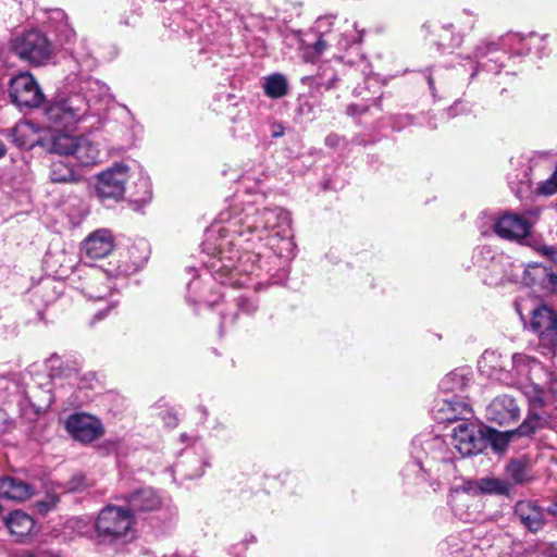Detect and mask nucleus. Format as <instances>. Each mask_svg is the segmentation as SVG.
<instances>
[{
  "instance_id": "nucleus-1",
  "label": "nucleus",
  "mask_w": 557,
  "mask_h": 557,
  "mask_svg": "<svg viewBox=\"0 0 557 557\" xmlns=\"http://www.w3.org/2000/svg\"><path fill=\"white\" fill-rule=\"evenodd\" d=\"M88 99L74 94L51 103L46 109V116L57 127H75L84 121L90 110V101L96 96L100 99L109 96V88L98 81L88 82Z\"/></svg>"
},
{
  "instance_id": "nucleus-2",
  "label": "nucleus",
  "mask_w": 557,
  "mask_h": 557,
  "mask_svg": "<svg viewBox=\"0 0 557 557\" xmlns=\"http://www.w3.org/2000/svg\"><path fill=\"white\" fill-rule=\"evenodd\" d=\"M511 370H508L512 382L508 385H518L522 393L528 397L530 406L533 409L541 408L544 405L545 385L542 377L548 374L542 364L525 355L515 354L511 358Z\"/></svg>"
},
{
  "instance_id": "nucleus-3",
  "label": "nucleus",
  "mask_w": 557,
  "mask_h": 557,
  "mask_svg": "<svg viewBox=\"0 0 557 557\" xmlns=\"http://www.w3.org/2000/svg\"><path fill=\"white\" fill-rule=\"evenodd\" d=\"M136 520L131 509L108 505L95 523L97 536L107 543H127L136 537Z\"/></svg>"
},
{
  "instance_id": "nucleus-4",
  "label": "nucleus",
  "mask_w": 557,
  "mask_h": 557,
  "mask_svg": "<svg viewBox=\"0 0 557 557\" xmlns=\"http://www.w3.org/2000/svg\"><path fill=\"white\" fill-rule=\"evenodd\" d=\"M13 51L32 64H42L50 58L51 46L48 39L37 30L26 32L12 41Z\"/></svg>"
},
{
  "instance_id": "nucleus-5",
  "label": "nucleus",
  "mask_w": 557,
  "mask_h": 557,
  "mask_svg": "<svg viewBox=\"0 0 557 557\" xmlns=\"http://www.w3.org/2000/svg\"><path fill=\"white\" fill-rule=\"evenodd\" d=\"M541 425V418L536 413H531L521 423V425L511 431L499 432L492 428L482 429L483 444L486 442L495 453H504L509 442L515 436H529L533 434Z\"/></svg>"
},
{
  "instance_id": "nucleus-6",
  "label": "nucleus",
  "mask_w": 557,
  "mask_h": 557,
  "mask_svg": "<svg viewBox=\"0 0 557 557\" xmlns=\"http://www.w3.org/2000/svg\"><path fill=\"white\" fill-rule=\"evenodd\" d=\"M10 96L20 108H37L44 101V94L29 73H21L10 83Z\"/></svg>"
},
{
  "instance_id": "nucleus-7",
  "label": "nucleus",
  "mask_w": 557,
  "mask_h": 557,
  "mask_svg": "<svg viewBox=\"0 0 557 557\" xmlns=\"http://www.w3.org/2000/svg\"><path fill=\"white\" fill-rule=\"evenodd\" d=\"M128 168L116 163L97 176L96 191L101 199L119 200L125 191Z\"/></svg>"
},
{
  "instance_id": "nucleus-8",
  "label": "nucleus",
  "mask_w": 557,
  "mask_h": 557,
  "mask_svg": "<svg viewBox=\"0 0 557 557\" xmlns=\"http://www.w3.org/2000/svg\"><path fill=\"white\" fill-rule=\"evenodd\" d=\"M66 431L82 443H90L103 434V426L97 418L87 413H74L65 422Z\"/></svg>"
},
{
  "instance_id": "nucleus-9",
  "label": "nucleus",
  "mask_w": 557,
  "mask_h": 557,
  "mask_svg": "<svg viewBox=\"0 0 557 557\" xmlns=\"http://www.w3.org/2000/svg\"><path fill=\"white\" fill-rule=\"evenodd\" d=\"M451 444L463 457L478 454L483 449L482 430L461 422L454 429Z\"/></svg>"
},
{
  "instance_id": "nucleus-10",
  "label": "nucleus",
  "mask_w": 557,
  "mask_h": 557,
  "mask_svg": "<svg viewBox=\"0 0 557 557\" xmlns=\"http://www.w3.org/2000/svg\"><path fill=\"white\" fill-rule=\"evenodd\" d=\"M531 326L539 337L554 345L557 342V312L543 305L533 310Z\"/></svg>"
},
{
  "instance_id": "nucleus-11",
  "label": "nucleus",
  "mask_w": 557,
  "mask_h": 557,
  "mask_svg": "<svg viewBox=\"0 0 557 557\" xmlns=\"http://www.w3.org/2000/svg\"><path fill=\"white\" fill-rule=\"evenodd\" d=\"M519 416L520 409L516 400L508 395L494 398L486 407L487 420L500 425L516 422Z\"/></svg>"
},
{
  "instance_id": "nucleus-12",
  "label": "nucleus",
  "mask_w": 557,
  "mask_h": 557,
  "mask_svg": "<svg viewBox=\"0 0 557 557\" xmlns=\"http://www.w3.org/2000/svg\"><path fill=\"white\" fill-rule=\"evenodd\" d=\"M531 228V221L522 215L505 213L494 224L496 234L506 239L524 238Z\"/></svg>"
},
{
  "instance_id": "nucleus-13",
  "label": "nucleus",
  "mask_w": 557,
  "mask_h": 557,
  "mask_svg": "<svg viewBox=\"0 0 557 557\" xmlns=\"http://www.w3.org/2000/svg\"><path fill=\"white\" fill-rule=\"evenodd\" d=\"M478 368L480 372L487 377L503 383H510L513 381L502 360V355L495 350H485L478 361Z\"/></svg>"
},
{
  "instance_id": "nucleus-14",
  "label": "nucleus",
  "mask_w": 557,
  "mask_h": 557,
  "mask_svg": "<svg viewBox=\"0 0 557 557\" xmlns=\"http://www.w3.org/2000/svg\"><path fill=\"white\" fill-rule=\"evenodd\" d=\"M13 143L24 149H30L35 145L42 147L45 135L41 129L29 121L18 122L10 132Z\"/></svg>"
},
{
  "instance_id": "nucleus-15",
  "label": "nucleus",
  "mask_w": 557,
  "mask_h": 557,
  "mask_svg": "<svg viewBox=\"0 0 557 557\" xmlns=\"http://www.w3.org/2000/svg\"><path fill=\"white\" fill-rule=\"evenodd\" d=\"M78 136L62 131H46L42 147L59 156H72Z\"/></svg>"
},
{
  "instance_id": "nucleus-16",
  "label": "nucleus",
  "mask_w": 557,
  "mask_h": 557,
  "mask_svg": "<svg viewBox=\"0 0 557 557\" xmlns=\"http://www.w3.org/2000/svg\"><path fill=\"white\" fill-rule=\"evenodd\" d=\"M113 249V238L108 230H98L84 242L83 250L90 259H101Z\"/></svg>"
},
{
  "instance_id": "nucleus-17",
  "label": "nucleus",
  "mask_w": 557,
  "mask_h": 557,
  "mask_svg": "<svg viewBox=\"0 0 557 557\" xmlns=\"http://www.w3.org/2000/svg\"><path fill=\"white\" fill-rule=\"evenodd\" d=\"M515 513L521 523L532 532L539 531L545 523L544 510L530 500L518 502Z\"/></svg>"
},
{
  "instance_id": "nucleus-18",
  "label": "nucleus",
  "mask_w": 557,
  "mask_h": 557,
  "mask_svg": "<svg viewBox=\"0 0 557 557\" xmlns=\"http://www.w3.org/2000/svg\"><path fill=\"white\" fill-rule=\"evenodd\" d=\"M100 149L87 136H78L72 157L82 166H94L100 162Z\"/></svg>"
},
{
  "instance_id": "nucleus-19",
  "label": "nucleus",
  "mask_w": 557,
  "mask_h": 557,
  "mask_svg": "<svg viewBox=\"0 0 557 557\" xmlns=\"http://www.w3.org/2000/svg\"><path fill=\"white\" fill-rule=\"evenodd\" d=\"M3 521L15 541H22L28 536L35 525L33 518L22 510L12 511Z\"/></svg>"
},
{
  "instance_id": "nucleus-20",
  "label": "nucleus",
  "mask_w": 557,
  "mask_h": 557,
  "mask_svg": "<svg viewBox=\"0 0 557 557\" xmlns=\"http://www.w3.org/2000/svg\"><path fill=\"white\" fill-rule=\"evenodd\" d=\"M441 421L454 422L457 420H468L472 416L470 406L461 399H445L437 410Z\"/></svg>"
},
{
  "instance_id": "nucleus-21",
  "label": "nucleus",
  "mask_w": 557,
  "mask_h": 557,
  "mask_svg": "<svg viewBox=\"0 0 557 557\" xmlns=\"http://www.w3.org/2000/svg\"><path fill=\"white\" fill-rule=\"evenodd\" d=\"M128 509L134 513L136 511H152L161 506V499L150 487H144L128 497Z\"/></svg>"
},
{
  "instance_id": "nucleus-22",
  "label": "nucleus",
  "mask_w": 557,
  "mask_h": 557,
  "mask_svg": "<svg viewBox=\"0 0 557 557\" xmlns=\"http://www.w3.org/2000/svg\"><path fill=\"white\" fill-rule=\"evenodd\" d=\"M33 487L14 478L0 479V497L11 500H25L33 494Z\"/></svg>"
},
{
  "instance_id": "nucleus-23",
  "label": "nucleus",
  "mask_w": 557,
  "mask_h": 557,
  "mask_svg": "<svg viewBox=\"0 0 557 557\" xmlns=\"http://www.w3.org/2000/svg\"><path fill=\"white\" fill-rule=\"evenodd\" d=\"M263 91L272 99L282 98L288 92V82L285 75L274 73L263 78Z\"/></svg>"
},
{
  "instance_id": "nucleus-24",
  "label": "nucleus",
  "mask_w": 557,
  "mask_h": 557,
  "mask_svg": "<svg viewBox=\"0 0 557 557\" xmlns=\"http://www.w3.org/2000/svg\"><path fill=\"white\" fill-rule=\"evenodd\" d=\"M50 178L54 183H74L81 180V175L69 163L58 160L50 165Z\"/></svg>"
},
{
  "instance_id": "nucleus-25",
  "label": "nucleus",
  "mask_w": 557,
  "mask_h": 557,
  "mask_svg": "<svg viewBox=\"0 0 557 557\" xmlns=\"http://www.w3.org/2000/svg\"><path fill=\"white\" fill-rule=\"evenodd\" d=\"M284 225H288V215L283 209L264 208L262 210V228H264V232L275 230L276 227H282Z\"/></svg>"
},
{
  "instance_id": "nucleus-26",
  "label": "nucleus",
  "mask_w": 557,
  "mask_h": 557,
  "mask_svg": "<svg viewBox=\"0 0 557 557\" xmlns=\"http://www.w3.org/2000/svg\"><path fill=\"white\" fill-rule=\"evenodd\" d=\"M478 487L485 494L508 495L512 485L504 479L483 478L478 482Z\"/></svg>"
},
{
  "instance_id": "nucleus-27",
  "label": "nucleus",
  "mask_w": 557,
  "mask_h": 557,
  "mask_svg": "<svg viewBox=\"0 0 557 557\" xmlns=\"http://www.w3.org/2000/svg\"><path fill=\"white\" fill-rule=\"evenodd\" d=\"M112 281L103 273H99L98 277L87 286V295L94 299H103L111 294Z\"/></svg>"
},
{
  "instance_id": "nucleus-28",
  "label": "nucleus",
  "mask_w": 557,
  "mask_h": 557,
  "mask_svg": "<svg viewBox=\"0 0 557 557\" xmlns=\"http://www.w3.org/2000/svg\"><path fill=\"white\" fill-rule=\"evenodd\" d=\"M467 385V379L463 374L451 372L447 374L440 384L442 391L447 393H456L462 391Z\"/></svg>"
},
{
  "instance_id": "nucleus-29",
  "label": "nucleus",
  "mask_w": 557,
  "mask_h": 557,
  "mask_svg": "<svg viewBox=\"0 0 557 557\" xmlns=\"http://www.w3.org/2000/svg\"><path fill=\"white\" fill-rule=\"evenodd\" d=\"M507 475L517 484L529 481L527 466L522 461L513 460L506 467Z\"/></svg>"
},
{
  "instance_id": "nucleus-30",
  "label": "nucleus",
  "mask_w": 557,
  "mask_h": 557,
  "mask_svg": "<svg viewBox=\"0 0 557 557\" xmlns=\"http://www.w3.org/2000/svg\"><path fill=\"white\" fill-rule=\"evenodd\" d=\"M243 226L250 233H263L264 228H262V211L247 213L243 220ZM259 238H262V236L259 235Z\"/></svg>"
},
{
  "instance_id": "nucleus-31",
  "label": "nucleus",
  "mask_w": 557,
  "mask_h": 557,
  "mask_svg": "<svg viewBox=\"0 0 557 557\" xmlns=\"http://www.w3.org/2000/svg\"><path fill=\"white\" fill-rule=\"evenodd\" d=\"M540 251L543 256H545L547 259L557 262V249L552 246H542L540 248Z\"/></svg>"
},
{
  "instance_id": "nucleus-32",
  "label": "nucleus",
  "mask_w": 557,
  "mask_h": 557,
  "mask_svg": "<svg viewBox=\"0 0 557 557\" xmlns=\"http://www.w3.org/2000/svg\"><path fill=\"white\" fill-rule=\"evenodd\" d=\"M548 388L552 393L557 394V376H549Z\"/></svg>"
},
{
  "instance_id": "nucleus-33",
  "label": "nucleus",
  "mask_w": 557,
  "mask_h": 557,
  "mask_svg": "<svg viewBox=\"0 0 557 557\" xmlns=\"http://www.w3.org/2000/svg\"><path fill=\"white\" fill-rule=\"evenodd\" d=\"M22 557H58L55 555H52L50 553H46V552H41V553H37V554H25L23 555Z\"/></svg>"
},
{
  "instance_id": "nucleus-34",
  "label": "nucleus",
  "mask_w": 557,
  "mask_h": 557,
  "mask_svg": "<svg viewBox=\"0 0 557 557\" xmlns=\"http://www.w3.org/2000/svg\"><path fill=\"white\" fill-rule=\"evenodd\" d=\"M325 41L322 40V39H319L315 45H314V49L318 53H321L324 49H325Z\"/></svg>"
},
{
  "instance_id": "nucleus-35",
  "label": "nucleus",
  "mask_w": 557,
  "mask_h": 557,
  "mask_svg": "<svg viewBox=\"0 0 557 557\" xmlns=\"http://www.w3.org/2000/svg\"><path fill=\"white\" fill-rule=\"evenodd\" d=\"M53 506H54V502L52 504H50V505H48L46 503H39L38 504L39 511H41V512H46V511L50 510Z\"/></svg>"
},
{
  "instance_id": "nucleus-36",
  "label": "nucleus",
  "mask_w": 557,
  "mask_h": 557,
  "mask_svg": "<svg viewBox=\"0 0 557 557\" xmlns=\"http://www.w3.org/2000/svg\"><path fill=\"white\" fill-rule=\"evenodd\" d=\"M547 512L554 517H557V503H554L552 504L548 508H547Z\"/></svg>"
},
{
  "instance_id": "nucleus-37",
  "label": "nucleus",
  "mask_w": 557,
  "mask_h": 557,
  "mask_svg": "<svg viewBox=\"0 0 557 557\" xmlns=\"http://www.w3.org/2000/svg\"><path fill=\"white\" fill-rule=\"evenodd\" d=\"M166 424L170 425V426L176 425V418H175V416L169 413L168 414V422H166Z\"/></svg>"
},
{
  "instance_id": "nucleus-38",
  "label": "nucleus",
  "mask_w": 557,
  "mask_h": 557,
  "mask_svg": "<svg viewBox=\"0 0 557 557\" xmlns=\"http://www.w3.org/2000/svg\"><path fill=\"white\" fill-rule=\"evenodd\" d=\"M79 480V483L72 485L71 490H78L81 486V481H83V476H75L73 481Z\"/></svg>"
},
{
  "instance_id": "nucleus-39",
  "label": "nucleus",
  "mask_w": 557,
  "mask_h": 557,
  "mask_svg": "<svg viewBox=\"0 0 557 557\" xmlns=\"http://www.w3.org/2000/svg\"><path fill=\"white\" fill-rule=\"evenodd\" d=\"M545 275L549 278V282L555 284L556 283V278H557V275L556 274H553V273H545Z\"/></svg>"
},
{
  "instance_id": "nucleus-40",
  "label": "nucleus",
  "mask_w": 557,
  "mask_h": 557,
  "mask_svg": "<svg viewBox=\"0 0 557 557\" xmlns=\"http://www.w3.org/2000/svg\"><path fill=\"white\" fill-rule=\"evenodd\" d=\"M4 154H5V147H4V145L0 141V158H2Z\"/></svg>"
},
{
  "instance_id": "nucleus-41",
  "label": "nucleus",
  "mask_w": 557,
  "mask_h": 557,
  "mask_svg": "<svg viewBox=\"0 0 557 557\" xmlns=\"http://www.w3.org/2000/svg\"><path fill=\"white\" fill-rule=\"evenodd\" d=\"M530 270H533V271H540L541 268L540 267H529V269L527 270L528 273H530ZM543 272H545L544 269H542Z\"/></svg>"
},
{
  "instance_id": "nucleus-42",
  "label": "nucleus",
  "mask_w": 557,
  "mask_h": 557,
  "mask_svg": "<svg viewBox=\"0 0 557 557\" xmlns=\"http://www.w3.org/2000/svg\"><path fill=\"white\" fill-rule=\"evenodd\" d=\"M503 280H504L503 277H500V278H499V280H497V281H493V280H491V281H490V284H498V283H503Z\"/></svg>"
},
{
  "instance_id": "nucleus-43",
  "label": "nucleus",
  "mask_w": 557,
  "mask_h": 557,
  "mask_svg": "<svg viewBox=\"0 0 557 557\" xmlns=\"http://www.w3.org/2000/svg\"><path fill=\"white\" fill-rule=\"evenodd\" d=\"M497 267H498V263H496V262H493V263H492V270H493V271H494V270H496V268H497Z\"/></svg>"
}]
</instances>
